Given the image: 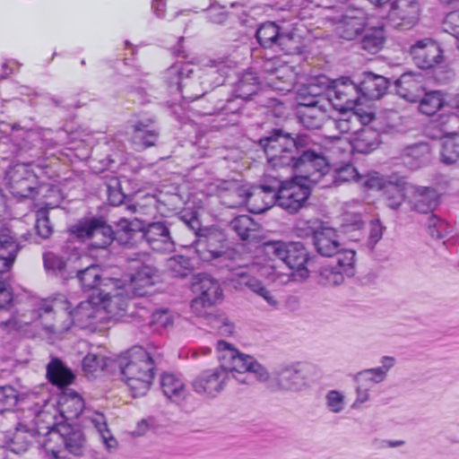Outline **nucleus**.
Returning a JSON list of instances; mask_svg holds the SVG:
<instances>
[{
  "label": "nucleus",
  "instance_id": "nucleus-17",
  "mask_svg": "<svg viewBox=\"0 0 459 459\" xmlns=\"http://www.w3.org/2000/svg\"><path fill=\"white\" fill-rule=\"evenodd\" d=\"M217 350L219 352L218 359L221 360L220 367L229 374V378L230 375L235 377L234 372L238 374L247 372L248 363L253 360L254 357L240 353L231 344L222 340L217 342ZM236 379L240 383H247L246 378L236 377Z\"/></svg>",
  "mask_w": 459,
  "mask_h": 459
},
{
  "label": "nucleus",
  "instance_id": "nucleus-11",
  "mask_svg": "<svg viewBox=\"0 0 459 459\" xmlns=\"http://www.w3.org/2000/svg\"><path fill=\"white\" fill-rule=\"evenodd\" d=\"M194 287L199 291V296L191 301L192 311L200 317L212 314V308L222 298V290L219 282L208 274L200 277Z\"/></svg>",
  "mask_w": 459,
  "mask_h": 459
},
{
  "label": "nucleus",
  "instance_id": "nucleus-36",
  "mask_svg": "<svg viewBox=\"0 0 459 459\" xmlns=\"http://www.w3.org/2000/svg\"><path fill=\"white\" fill-rule=\"evenodd\" d=\"M380 143V134L371 126H364L356 133L351 142L352 149L359 153L368 154Z\"/></svg>",
  "mask_w": 459,
  "mask_h": 459
},
{
  "label": "nucleus",
  "instance_id": "nucleus-1",
  "mask_svg": "<svg viewBox=\"0 0 459 459\" xmlns=\"http://www.w3.org/2000/svg\"><path fill=\"white\" fill-rule=\"evenodd\" d=\"M309 143L307 135L283 128L267 131L257 142L272 168H290L300 178L317 184L330 168L325 157L312 150Z\"/></svg>",
  "mask_w": 459,
  "mask_h": 459
},
{
  "label": "nucleus",
  "instance_id": "nucleus-56",
  "mask_svg": "<svg viewBox=\"0 0 459 459\" xmlns=\"http://www.w3.org/2000/svg\"><path fill=\"white\" fill-rule=\"evenodd\" d=\"M208 325L218 331L221 335L229 336L234 332V325L222 314H209L204 316Z\"/></svg>",
  "mask_w": 459,
  "mask_h": 459
},
{
  "label": "nucleus",
  "instance_id": "nucleus-23",
  "mask_svg": "<svg viewBox=\"0 0 459 459\" xmlns=\"http://www.w3.org/2000/svg\"><path fill=\"white\" fill-rule=\"evenodd\" d=\"M48 434L61 437L65 449L70 454L76 456L82 455L86 439L82 430L78 426L59 423L56 429L48 431Z\"/></svg>",
  "mask_w": 459,
  "mask_h": 459
},
{
  "label": "nucleus",
  "instance_id": "nucleus-54",
  "mask_svg": "<svg viewBox=\"0 0 459 459\" xmlns=\"http://www.w3.org/2000/svg\"><path fill=\"white\" fill-rule=\"evenodd\" d=\"M169 266L178 276L184 278L194 270L193 260L183 255H175L169 259Z\"/></svg>",
  "mask_w": 459,
  "mask_h": 459
},
{
  "label": "nucleus",
  "instance_id": "nucleus-28",
  "mask_svg": "<svg viewBox=\"0 0 459 459\" xmlns=\"http://www.w3.org/2000/svg\"><path fill=\"white\" fill-rule=\"evenodd\" d=\"M140 238H144L154 250L162 249L160 244L166 246L173 244L165 221H155L149 223L146 227L142 226Z\"/></svg>",
  "mask_w": 459,
  "mask_h": 459
},
{
  "label": "nucleus",
  "instance_id": "nucleus-15",
  "mask_svg": "<svg viewBox=\"0 0 459 459\" xmlns=\"http://www.w3.org/2000/svg\"><path fill=\"white\" fill-rule=\"evenodd\" d=\"M229 374L221 367L200 372L191 382L194 392L206 398H215L221 394L227 382Z\"/></svg>",
  "mask_w": 459,
  "mask_h": 459
},
{
  "label": "nucleus",
  "instance_id": "nucleus-16",
  "mask_svg": "<svg viewBox=\"0 0 459 459\" xmlns=\"http://www.w3.org/2000/svg\"><path fill=\"white\" fill-rule=\"evenodd\" d=\"M160 280L158 269L151 257L142 262H136L130 275L129 291L134 297H143L149 294L148 289Z\"/></svg>",
  "mask_w": 459,
  "mask_h": 459
},
{
  "label": "nucleus",
  "instance_id": "nucleus-33",
  "mask_svg": "<svg viewBox=\"0 0 459 459\" xmlns=\"http://www.w3.org/2000/svg\"><path fill=\"white\" fill-rule=\"evenodd\" d=\"M59 411L64 419H77L84 409V401L74 390L65 389L58 397Z\"/></svg>",
  "mask_w": 459,
  "mask_h": 459
},
{
  "label": "nucleus",
  "instance_id": "nucleus-39",
  "mask_svg": "<svg viewBox=\"0 0 459 459\" xmlns=\"http://www.w3.org/2000/svg\"><path fill=\"white\" fill-rule=\"evenodd\" d=\"M382 367L374 368L364 369L357 373L355 376V381L358 384H373L382 382L387 371L394 365V359L393 357L385 356L382 358Z\"/></svg>",
  "mask_w": 459,
  "mask_h": 459
},
{
  "label": "nucleus",
  "instance_id": "nucleus-29",
  "mask_svg": "<svg viewBox=\"0 0 459 459\" xmlns=\"http://www.w3.org/2000/svg\"><path fill=\"white\" fill-rule=\"evenodd\" d=\"M142 223L140 221H130L126 218H120L114 222V241L119 245H134L140 239Z\"/></svg>",
  "mask_w": 459,
  "mask_h": 459
},
{
  "label": "nucleus",
  "instance_id": "nucleus-32",
  "mask_svg": "<svg viewBox=\"0 0 459 459\" xmlns=\"http://www.w3.org/2000/svg\"><path fill=\"white\" fill-rule=\"evenodd\" d=\"M21 245L16 242L7 228L0 229V272L9 270L13 265Z\"/></svg>",
  "mask_w": 459,
  "mask_h": 459
},
{
  "label": "nucleus",
  "instance_id": "nucleus-8",
  "mask_svg": "<svg viewBox=\"0 0 459 459\" xmlns=\"http://www.w3.org/2000/svg\"><path fill=\"white\" fill-rule=\"evenodd\" d=\"M295 175L296 177L290 180L287 188L280 191V195L273 204L289 214H295L302 208L308 206V199L311 195L310 187L303 182H309V180L300 178L299 174Z\"/></svg>",
  "mask_w": 459,
  "mask_h": 459
},
{
  "label": "nucleus",
  "instance_id": "nucleus-59",
  "mask_svg": "<svg viewBox=\"0 0 459 459\" xmlns=\"http://www.w3.org/2000/svg\"><path fill=\"white\" fill-rule=\"evenodd\" d=\"M276 48L285 55L294 56L302 53L300 41L290 33H282Z\"/></svg>",
  "mask_w": 459,
  "mask_h": 459
},
{
  "label": "nucleus",
  "instance_id": "nucleus-4",
  "mask_svg": "<svg viewBox=\"0 0 459 459\" xmlns=\"http://www.w3.org/2000/svg\"><path fill=\"white\" fill-rule=\"evenodd\" d=\"M7 177V187L14 197L20 199L35 198L39 195L45 198L53 197L48 205L51 208L59 206L62 201L60 189L52 184H39L38 176L28 165H15L10 169Z\"/></svg>",
  "mask_w": 459,
  "mask_h": 459
},
{
  "label": "nucleus",
  "instance_id": "nucleus-20",
  "mask_svg": "<svg viewBox=\"0 0 459 459\" xmlns=\"http://www.w3.org/2000/svg\"><path fill=\"white\" fill-rule=\"evenodd\" d=\"M388 18L395 27L411 28L418 21L420 5L417 0H395L389 2Z\"/></svg>",
  "mask_w": 459,
  "mask_h": 459
},
{
  "label": "nucleus",
  "instance_id": "nucleus-64",
  "mask_svg": "<svg viewBox=\"0 0 459 459\" xmlns=\"http://www.w3.org/2000/svg\"><path fill=\"white\" fill-rule=\"evenodd\" d=\"M444 30L459 40V9L448 13L443 22Z\"/></svg>",
  "mask_w": 459,
  "mask_h": 459
},
{
  "label": "nucleus",
  "instance_id": "nucleus-55",
  "mask_svg": "<svg viewBox=\"0 0 459 459\" xmlns=\"http://www.w3.org/2000/svg\"><path fill=\"white\" fill-rule=\"evenodd\" d=\"M107 195L110 205L117 206L124 204L127 195L123 192L118 178L112 177L107 183Z\"/></svg>",
  "mask_w": 459,
  "mask_h": 459
},
{
  "label": "nucleus",
  "instance_id": "nucleus-43",
  "mask_svg": "<svg viewBox=\"0 0 459 459\" xmlns=\"http://www.w3.org/2000/svg\"><path fill=\"white\" fill-rule=\"evenodd\" d=\"M386 40V32L384 26L372 27L365 30L361 40V48L370 54L379 52Z\"/></svg>",
  "mask_w": 459,
  "mask_h": 459
},
{
  "label": "nucleus",
  "instance_id": "nucleus-53",
  "mask_svg": "<svg viewBox=\"0 0 459 459\" xmlns=\"http://www.w3.org/2000/svg\"><path fill=\"white\" fill-rule=\"evenodd\" d=\"M390 181L386 180L377 171H368L366 174H359L357 184L365 190H382L386 187Z\"/></svg>",
  "mask_w": 459,
  "mask_h": 459
},
{
  "label": "nucleus",
  "instance_id": "nucleus-18",
  "mask_svg": "<svg viewBox=\"0 0 459 459\" xmlns=\"http://www.w3.org/2000/svg\"><path fill=\"white\" fill-rule=\"evenodd\" d=\"M65 310L72 325L86 329L98 322L99 314L101 313L100 304L97 302V294H90L86 300L81 301L74 308L70 309L69 303H65Z\"/></svg>",
  "mask_w": 459,
  "mask_h": 459
},
{
  "label": "nucleus",
  "instance_id": "nucleus-30",
  "mask_svg": "<svg viewBox=\"0 0 459 459\" xmlns=\"http://www.w3.org/2000/svg\"><path fill=\"white\" fill-rule=\"evenodd\" d=\"M193 73L194 70L189 64L177 62L165 70L163 79L169 88H175L183 96L189 93L188 91H184L183 90L184 87L189 86V83L184 82L189 79Z\"/></svg>",
  "mask_w": 459,
  "mask_h": 459
},
{
  "label": "nucleus",
  "instance_id": "nucleus-45",
  "mask_svg": "<svg viewBox=\"0 0 459 459\" xmlns=\"http://www.w3.org/2000/svg\"><path fill=\"white\" fill-rule=\"evenodd\" d=\"M251 196L242 186L238 183H230L221 194V204L229 208H238L246 204Z\"/></svg>",
  "mask_w": 459,
  "mask_h": 459
},
{
  "label": "nucleus",
  "instance_id": "nucleus-3",
  "mask_svg": "<svg viewBox=\"0 0 459 459\" xmlns=\"http://www.w3.org/2000/svg\"><path fill=\"white\" fill-rule=\"evenodd\" d=\"M178 218L194 232L195 250L202 260L208 262L229 258L228 240L224 230L215 227L203 228L195 211L184 210Z\"/></svg>",
  "mask_w": 459,
  "mask_h": 459
},
{
  "label": "nucleus",
  "instance_id": "nucleus-42",
  "mask_svg": "<svg viewBox=\"0 0 459 459\" xmlns=\"http://www.w3.org/2000/svg\"><path fill=\"white\" fill-rule=\"evenodd\" d=\"M282 31L274 22H265L257 28L255 39L258 44L264 48H276Z\"/></svg>",
  "mask_w": 459,
  "mask_h": 459
},
{
  "label": "nucleus",
  "instance_id": "nucleus-48",
  "mask_svg": "<svg viewBox=\"0 0 459 459\" xmlns=\"http://www.w3.org/2000/svg\"><path fill=\"white\" fill-rule=\"evenodd\" d=\"M420 110L427 116L436 114L444 105L443 94L440 91H430L422 93V97L418 100Z\"/></svg>",
  "mask_w": 459,
  "mask_h": 459
},
{
  "label": "nucleus",
  "instance_id": "nucleus-10",
  "mask_svg": "<svg viewBox=\"0 0 459 459\" xmlns=\"http://www.w3.org/2000/svg\"><path fill=\"white\" fill-rule=\"evenodd\" d=\"M328 102L340 111L353 109L359 103V82L350 77L342 76L331 80Z\"/></svg>",
  "mask_w": 459,
  "mask_h": 459
},
{
  "label": "nucleus",
  "instance_id": "nucleus-35",
  "mask_svg": "<svg viewBox=\"0 0 459 459\" xmlns=\"http://www.w3.org/2000/svg\"><path fill=\"white\" fill-rule=\"evenodd\" d=\"M160 388L164 395L172 403H180L186 398L184 381L175 374L163 373L160 379Z\"/></svg>",
  "mask_w": 459,
  "mask_h": 459
},
{
  "label": "nucleus",
  "instance_id": "nucleus-38",
  "mask_svg": "<svg viewBox=\"0 0 459 459\" xmlns=\"http://www.w3.org/2000/svg\"><path fill=\"white\" fill-rule=\"evenodd\" d=\"M224 74L216 66H210L204 70L198 77V81H191L190 87L198 85L195 91H212L218 87H228L224 84Z\"/></svg>",
  "mask_w": 459,
  "mask_h": 459
},
{
  "label": "nucleus",
  "instance_id": "nucleus-14",
  "mask_svg": "<svg viewBox=\"0 0 459 459\" xmlns=\"http://www.w3.org/2000/svg\"><path fill=\"white\" fill-rule=\"evenodd\" d=\"M354 250H346L338 255L335 265L324 266L319 273V282L328 286H337L343 282L344 277L355 274Z\"/></svg>",
  "mask_w": 459,
  "mask_h": 459
},
{
  "label": "nucleus",
  "instance_id": "nucleus-5",
  "mask_svg": "<svg viewBox=\"0 0 459 459\" xmlns=\"http://www.w3.org/2000/svg\"><path fill=\"white\" fill-rule=\"evenodd\" d=\"M264 249L266 255H274L293 270L294 277L305 280L309 276L307 266L311 265L312 257L302 242L268 241L264 244Z\"/></svg>",
  "mask_w": 459,
  "mask_h": 459
},
{
  "label": "nucleus",
  "instance_id": "nucleus-31",
  "mask_svg": "<svg viewBox=\"0 0 459 459\" xmlns=\"http://www.w3.org/2000/svg\"><path fill=\"white\" fill-rule=\"evenodd\" d=\"M46 377L49 383L60 389H65L75 379V375L61 359L53 357L47 365Z\"/></svg>",
  "mask_w": 459,
  "mask_h": 459
},
{
  "label": "nucleus",
  "instance_id": "nucleus-22",
  "mask_svg": "<svg viewBox=\"0 0 459 459\" xmlns=\"http://www.w3.org/2000/svg\"><path fill=\"white\" fill-rule=\"evenodd\" d=\"M312 233V243L322 256L338 258V255L347 249L342 247L339 241V235L333 228L322 227L316 230H310Z\"/></svg>",
  "mask_w": 459,
  "mask_h": 459
},
{
  "label": "nucleus",
  "instance_id": "nucleus-21",
  "mask_svg": "<svg viewBox=\"0 0 459 459\" xmlns=\"http://www.w3.org/2000/svg\"><path fill=\"white\" fill-rule=\"evenodd\" d=\"M439 195L434 187L411 186L407 195V204L411 211L429 213L438 205Z\"/></svg>",
  "mask_w": 459,
  "mask_h": 459
},
{
  "label": "nucleus",
  "instance_id": "nucleus-57",
  "mask_svg": "<svg viewBox=\"0 0 459 459\" xmlns=\"http://www.w3.org/2000/svg\"><path fill=\"white\" fill-rule=\"evenodd\" d=\"M223 102L221 115H238L247 101L237 94L233 93L230 88L227 87V95L222 98Z\"/></svg>",
  "mask_w": 459,
  "mask_h": 459
},
{
  "label": "nucleus",
  "instance_id": "nucleus-13",
  "mask_svg": "<svg viewBox=\"0 0 459 459\" xmlns=\"http://www.w3.org/2000/svg\"><path fill=\"white\" fill-rule=\"evenodd\" d=\"M444 50L432 39L426 38L417 40L410 48V55L414 65L423 70H439L444 60Z\"/></svg>",
  "mask_w": 459,
  "mask_h": 459
},
{
  "label": "nucleus",
  "instance_id": "nucleus-40",
  "mask_svg": "<svg viewBox=\"0 0 459 459\" xmlns=\"http://www.w3.org/2000/svg\"><path fill=\"white\" fill-rule=\"evenodd\" d=\"M158 137L159 132L150 129L149 125L143 121H138L133 126L132 142L137 151L153 146Z\"/></svg>",
  "mask_w": 459,
  "mask_h": 459
},
{
  "label": "nucleus",
  "instance_id": "nucleus-27",
  "mask_svg": "<svg viewBox=\"0 0 459 459\" xmlns=\"http://www.w3.org/2000/svg\"><path fill=\"white\" fill-rule=\"evenodd\" d=\"M42 435L35 425L19 423L10 440L9 447L14 454L26 452L33 442L41 445Z\"/></svg>",
  "mask_w": 459,
  "mask_h": 459
},
{
  "label": "nucleus",
  "instance_id": "nucleus-6",
  "mask_svg": "<svg viewBox=\"0 0 459 459\" xmlns=\"http://www.w3.org/2000/svg\"><path fill=\"white\" fill-rule=\"evenodd\" d=\"M70 231L78 238L90 239L95 249H105L114 242L113 226L102 216H91L72 226Z\"/></svg>",
  "mask_w": 459,
  "mask_h": 459
},
{
  "label": "nucleus",
  "instance_id": "nucleus-47",
  "mask_svg": "<svg viewBox=\"0 0 459 459\" xmlns=\"http://www.w3.org/2000/svg\"><path fill=\"white\" fill-rule=\"evenodd\" d=\"M149 75L148 73H143L139 69H136L134 74L126 75L128 79L132 80V83L128 84L126 88L127 93L135 94L143 98L147 94L148 91H152L153 83L147 79Z\"/></svg>",
  "mask_w": 459,
  "mask_h": 459
},
{
  "label": "nucleus",
  "instance_id": "nucleus-49",
  "mask_svg": "<svg viewBox=\"0 0 459 459\" xmlns=\"http://www.w3.org/2000/svg\"><path fill=\"white\" fill-rule=\"evenodd\" d=\"M241 240L251 238L252 233L257 230V223L248 215H238L229 224Z\"/></svg>",
  "mask_w": 459,
  "mask_h": 459
},
{
  "label": "nucleus",
  "instance_id": "nucleus-51",
  "mask_svg": "<svg viewBox=\"0 0 459 459\" xmlns=\"http://www.w3.org/2000/svg\"><path fill=\"white\" fill-rule=\"evenodd\" d=\"M328 165L330 168L328 173L324 175L320 178L319 182L322 180V178L324 177L330 175L333 179V182L335 185H340L341 183L349 182L351 180H353L357 183L360 173L357 170V169L353 165L348 163V164H345L344 166H342V167L334 169L333 171H331L330 164L328 163Z\"/></svg>",
  "mask_w": 459,
  "mask_h": 459
},
{
  "label": "nucleus",
  "instance_id": "nucleus-19",
  "mask_svg": "<svg viewBox=\"0 0 459 459\" xmlns=\"http://www.w3.org/2000/svg\"><path fill=\"white\" fill-rule=\"evenodd\" d=\"M104 288L97 293V302L100 310H105L111 316L119 315L120 311L126 310V301L119 290L118 279H108L104 281Z\"/></svg>",
  "mask_w": 459,
  "mask_h": 459
},
{
  "label": "nucleus",
  "instance_id": "nucleus-58",
  "mask_svg": "<svg viewBox=\"0 0 459 459\" xmlns=\"http://www.w3.org/2000/svg\"><path fill=\"white\" fill-rule=\"evenodd\" d=\"M450 226L439 217L431 214L427 221V230L429 235L434 239H442L449 232Z\"/></svg>",
  "mask_w": 459,
  "mask_h": 459
},
{
  "label": "nucleus",
  "instance_id": "nucleus-63",
  "mask_svg": "<svg viewBox=\"0 0 459 459\" xmlns=\"http://www.w3.org/2000/svg\"><path fill=\"white\" fill-rule=\"evenodd\" d=\"M440 156L441 161L446 165L455 163L459 160V142L455 139L445 141Z\"/></svg>",
  "mask_w": 459,
  "mask_h": 459
},
{
  "label": "nucleus",
  "instance_id": "nucleus-26",
  "mask_svg": "<svg viewBox=\"0 0 459 459\" xmlns=\"http://www.w3.org/2000/svg\"><path fill=\"white\" fill-rule=\"evenodd\" d=\"M366 24V16L362 10H348L339 21L337 33L343 39L352 40L364 31Z\"/></svg>",
  "mask_w": 459,
  "mask_h": 459
},
{
  "label": "nucleus",
  "instance_id": "nucleus-25",
  "mask_svg": "<svg viewBox=\"0 0 459 459\" xmlns=\"http://www.w3.org/2000/svg\"><path fill=\"white\" fill-rule=\"evenodd\" d=\"M359 82V99L378 100L382 98L391 87V80L372 72H365Z\"/></svg>",
  "mask_w": 459,
  "mask_h": 459
},
{
  "label": "nucleus",
  "instance_id": "nucleus-2",
  "mask_svg": "<svg viewBox=\"0 0 459 459\" xmlns=\"http://www.w3.org/2000/svg\"><path fill=\"white\" fill-rule=\"evenodd\" d=\"M162 359L158 351H146L142 346H133L119 360L123 380L133 393V396L144 395L154 378L156 366Z\"/></svg>",
  "mask_w": 459,
  "mask_h": 459
},
{
  "label": "nucleus",
  "instance_id": "nucleus-12",
  "mask_svg": "<svg viewBox=\"0 0 459 459\" xmlns=\"http://www.w3.org/2000/svg\"><path fill=\"white\" fill-rule=\"evenodd\" d=\"M227 95V87H218L212 91H195L183 95L190 103V110L199 117L221 115L223 108V97Z\"/></svg>",
  "mask_w": 459,
  "mask_h": 459
},
{
  "label": "nucleus",
  "instance_id": "nucleus-50",
  "mask_svg": "<svg viewBox=\"0 0 459 459\" xmlns=\"http://www.w3.org/2000/svg\"><path fill=\"white\" fill-rule=\"evenodd\" d=\"M403 179H399L394 183L390 181L386 187L384 189L385 195L386 206L393 210H397L404 200L407 201V196L403 193Z\"/></svg>",
  "mask_w": 459,
  "mask_h": 459
},
{
  "label": "nucleus",
  "instance_id": "nucleus-60",
  "mask_svg": "<svg viewBox=\"0 0 459 459\" xmlns=\"http://www.w3.org/2000/svg\"><path fill=\"white\" fill-rule=\"evenodd\" d=\"M91 422L99 432L107 449L110 450L115 448L117 445V442L111 435L103 414H98L96 418L92 419Z\"/></svg>",
  "mask_w": 459,
  "mask_h": 459
},
{
  "label": "nucleus",
  "instance_id": "nucleus-46",
  "mask_svg": "<svg viewBox=\"0 0 459 459\" xmlns=\"http://www.w3.org/2000/svg\"><path fill=\"white\" fill-rule=\"evenodd\" d=\"M326 109L324 107L298 108L299 122L308 130L319 129L325 117Z\"/></svg>",
  "mask_w": 459,
  "mask_h": 459
},
{
  "label": "nucleus",
  "instance_id": "nucleus-34",
  "mask_svg": "<svg viewBox=\"0 0 459 459\" xmlns=\"http://www.w3.org/2000/svg\"><path fill=\"white\" fill-rule=\"evenodd\" d=\"M76 277L83 291H92L91 294L100 292L104 288V281L109 277L103 278L99 265L91 264L85 269L78 270Z\"/></svg>",
  "mask_w": 459,
  "mask_h": 459
},
{
  "label": "nucleus",
  "instance_id": "nucleus-37",
  "mask_svg": "<svg viewBox=\"0 0 459 459\" xmlns=\"http://www.w3.org/2000/svg\"><path fill=\"white\" fill-rule=\"evenodd\" d=\"M430 149L426 143H416L407 145L401 151L404 164L415 169L424 165L429 159Z\"/></svg>",
  "mask_w": 459,
  "mask_h": 459
},
{
  "label": "nucleus",
  "instance_id": "nucleus-44",
  "mask_svg": "<svg viewBox=\"0 0 459 459\" xmlns=\"http://www.w3.org/2000/svg\"><path fill=\"white\" fill-rule=\"evenodd\" d=\"M330 85L331 79L325 74H319L310 78L307 83L299 88L301 89L302 96L310 95L321 100H326L328 101Z\"/></svg>",
  "mask_w": 459,
  "mask_h": 459
},
{
  "label": "nucleus",
  "instance_id": "nucleus-7",
  "mask_svg": "<svg viewBox=\"0 0 459 459\" xmlns=\"http://www.w3.org/2000/svg\"><path fill=\"white\" fill-rule=\"evenodd\" d=\"M307 366L301 362L282 363L273 370L271 390L299 392L307 386Z\"/></svg>",
  "mask_w": 459,
  "mask_h": 459
},
{
  "label": "nucleus",
  "instance_id": "nucleus-61",
  "mask_svg": "<svg viewBox=\"0 0 459 459\" xmlns=\"http://www.w3.org/2000/svg\"><path fill=\"white\" fill-rule=\"evenodd\" d=\"M290 181L281 180L275 177H267L264 182L260 185V189L264 194L272 195L271 203L273 204L276 196L280 195V191L286 189Z\"/></svg>",
  "mask_w": 459,
  "mask_h": 459
},
{
  "label": "nucleus",
  "instance_id": "nucleus-24",
  "mask_svg": "<svg viewBox=\"0 0 459 459\" xmlns=\"http://www.w3.org/2000/svg\"><path fill=\"white\" fill-rule=\"evenodd\" d=\"M422 82V74L407 72L394 80L393 85L395 93L401 98L410 102H418L425 90Z\"/></svg>",
  "mask_w": 459,
  "mask_h": 459
},
{
  "label": "nucleus",
  "instance_id": "nucleus-9",
  "mask_svg": "<svg viewBox=\"0 0 459 459\" xmlns=\"http://www.w3.org/2000/svg\"><path fill=\"white\" fill-rule=\"evenodd\" d=\"M21 324L29 325L38 320L41 325L49 333H56L58 328L50 323L54 319L55 312L51 301L46 299H28L21 304V307L13 310Z\"/></svg>",
  "mask_w": 459,
  "mask_h": 459
},
{
  "label": "nucleus",
  "instance_id": "nucleus-62",
  "mask_svg": "<svg viewBox=\"0 0 459 459\" xmlns=\"http://www.w3.org/2000/svg\"><path fill=\"white\" fill-rule=\"evenodd\" d=\"M109 359L102 356L97 355L93 353H88L82 359V369L87 373H94L100 370H105L108 367V362Z\"/></svg>",
  "mask_w": 459,
  "mask_h": 459
},
{
  "label": "nucleus",
  "instance_id": "nucleus-52",
  "mask_svg": "<svg viewBox=\"0 0 459 459\" xmlns=\"http://www.w3.org/2000/svg\"><path fill=\"white\" fill-rule=\"evenodd\" d=\"M48 202H46L44 206L36 212L35 229L37 230V234L44 239L48 238L54 232L53 226L48 216V210L52 208L48 205Z\"/></svg>",
  "mask_w": 459,
  "mask_h": 459
},
{
  "label": "nucleus",
  "instance_id": "nucleus-41",
  "mask_svg": "<svg viewBox=\"0 0 459 459\" xmlns=\"http://www.w3.org/2000/svg\"><path fill=\"white\" fill-rule=\"evenodd\" d=\"M229 87L233 93L247 101L257 93L260 82L255 73L246 72L234 86L229 85Z\"/></svg>",
  "mask_w": 459,
  "mask_h": 459
}]
</instances>
